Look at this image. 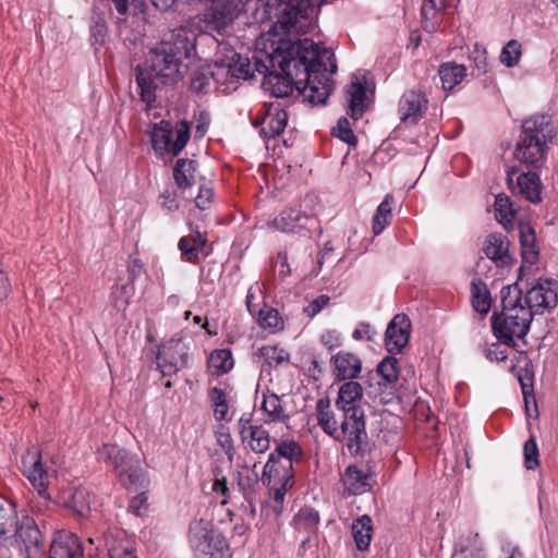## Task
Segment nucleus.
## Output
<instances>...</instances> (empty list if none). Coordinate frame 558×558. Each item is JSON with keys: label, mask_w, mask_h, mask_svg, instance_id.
Segmentation results:
<instances>
[{"label": "nucleus", "mask_w": 558, "mask_h": 558, "mask_svg": "<svg viewBox=\"0 0 558 558\" xmlns=\"http://www.w3.org/2000/svg\"><path fill=\"white\" fill-rule=\"evenodd\" d=\"M426 100L422 93L410 90L399 102L400 118L405 123H415L424 113Z\"/></svg>", "instance_id": "nucleus-24"}, {"label": "nucleus", "mask_w": 558, "mask_h": 558, "mask_svg": "<svg viewBox=\"0 0 558 558\" xmlns=\"http://www.w3.org/2000/svg\"><path fill=\"white\" fill-rule=\"evenodd\" d=\"M288 122V113L279 107L271 106L262 120V132L267 137H275L283 132Z\"/></svg>", "instance_id": "nucleus-29"}, {"label": "nucleus", "mask_w": 558, "mask_h": 558, "mask_svg": "<svg viewBox=\"0 0 558 558\" xmlns=\"http://www.w3.org/2000/svg\"><path fill=\"white\" fill-rule=\"evenodd\" d=\"M213 492L220 495L223 499L221 500L222 504L227 502V496H228V486L225 478H218L213 484Z\"/></svg>", "instance_id": "nucleus-61"}, {"label": "nucleus", "mask_w": 558, "mask_h": 558, "mask_svg": "<svg viewBox=\"0 0 558 558\" xmlns=\"http://www.w3.org/2000/svg\"><path fill=\"white\" fill-rule=\"evenodd\" d=\"M147 499L145 492L140 493L130 501L129 510L136 515H144L147 511Z\"/></svg>", "instance_id": "nucleus-56"}, {"label": "nucleus", "mask_w": 558, "mask_h": 558, "mask_svg": "<svg viewBox=\"0 0 558 558\" xmlns=\"http://www.w3.org/2000/svg\"><path fill=\"white\" fill-rule=\"evenodd\" d=\"M509 241L500 233L489 234L484 244L485 255L498 266H508L514 263V258L509 253Z\"/></svg>", "instance_id": "nucleus-23"}, {"label": "nucleus", "mask_w": 558, "mask_h": 558, "mask_svg": "<svg viewBox=\"0 0 558 558\" xmlns=\"http://www.w3.org/2000/svg\"><path fill=\"white\" fill-rule=\"evenodd\" d=\"M318 522V513L311 508H304L294 517L292 524L298 531L310 533L316 529Z\"/></svg>", "instance_id": "nucleus-46"}, {"label": "nucleus", "mask_w": 558, "mask_h": 558, "mask_svg": "<svg viewBox=\"0 0 558 558\" xmlns=\"http://www.w3.org/2000/svg\"><path fill=\"white\" fill-rule=\"evenodd\" d=\"M329 303V296L323 294L313 300L305 308L304 313L308 317L316 316L324 307H326Z\"/></svg>", "instance_id": "nucleus-57"}, {"label": "nucleus", "mask_w": 558, "mask_h": 558, "mask_svg": "<svg viewBox=\"0 0 558 558\" xmlns=\"http://www.w3.org/2000/svg\"><path fill=\"white\" fill-rule=\"evenodd\" d=\"M308 221V216L299 209H287L281 211L271 222L275 230L281 232H295L304 228Z\"/></svg>", "instance_id": "nucleus-27"}, {"label": "nucleus", "mask_w": 558, "mask_h": 558, "mask_svg": "<svg viewBox=\"0 0 558 558\" xmlns=\"http://www.w3.org/2000/svg\"><path fill=\"white\" fill-rule=\"evenodd\" d=\"M438 73L442 88L451 90L464 80L466 69L462 64L447 62L440 65Z\"/></svg>", "instance_id": "nucleus-35"}, {"label": "nucleus", "mask_w": 558, "mask_h": 558, "mask_svg": "<svg viewBox=\"0 0 558 558\" xmlns=\"http://www.w3.org/2000/svg\"><path fill=\"white\" fill-rule=\"evenodd\" d=\"M332 134L349 145L354 146L356 144V137L345 118H342L337 122V125L332 129Z\"/></svg>", "instance_id": "nucleus-52"}, {"label": "nucleus", "mask_w": 558, "mask_h": 558, "mask_svg": "<svg viewBox=\"0 0 558 558\" xmlns=\"http://www.w3.org/2000/svg\"><path fill=\"white\" fill-rule=\"evenodd\" d=\"M308 7V0H267V13L276 23L257 38L254 58L266 76L264 86L274 96H289L295 88L312 105H323L333 87L335 53L310 39L293 41L289 36Z\"/></svg>", "instance_id": "nucleus-1"}, {"label": "nucleus", "mask_w": 558, "mask_h": 558, "mask_svg": "<svg viewBox=\"0 0 558 558\" xmlns=\"http://www.w3.org/2000/svg\"><path fill=\"white\" fill-rule=\"evenodd\" d=\"M471 291L474 310L481 315H486L492 306V298L486 284L482 280H473Z\"/></svg>", "instance_id": "nucleus-38"}, {"label": "nucleus", "mask_w": 558, "mask_h": 558, "mask_svg": "<svg viewBox=\"0 0 558 558\" xmlns=\"http://www.w3.org/2000/svg\"><path fill=\"white\" fill-rule=\"evenodd\" d=\"M106 545L109 558H123L134 554L132 541L122 532L109 533L106 536Z\"/></svg>", "instance_id": "nucleus-32"}, {"label": "nucleus", "mask_w": 558, "mask_h": 558, "mask_svg": "<svg viewBox=\"0 0 558 558\" xmlns=\"http://www.w3.org/2000/svg\"><path fill=\"white\" fill-rule=\"evenodd\" d=\"M258 325L269 333H276L283 329L284 323L279 312L265 306L258 312Z\"/></svg>", "instance_id": "nucleus-43"}, {"label": "nucleus", "mask_w": 558, "mask_h": 558, "mask_svg": "<svg viewBox=\"0 0 558 558\" xmlns=\"http://www.w3.org/2000/svg\"><path fill=\"white\" fill-rule=\"evenodd\" d=\"M104 460L113 466L128 489H138L147 485V474L143 461L117 445H105L101 449Z\"/></svg>", "instance_id": "nucleus-5"}, {"label": "nucleus", "mask_w": 558, "mask_h": 558, "mask_svg": "<svg viewBox=\"0 0 558 558\" xmlns=\"http://www.w3.org/2000/svg\"><path fill=\"white\" fill-rule=\"evenodd\" d=\"M207 243V239L201 232L192 238L183 236L179 240L178 247L186 256L189 262H196L199 252H202Z\"/></svg>", "instance_id": "nucleus-42"}, {"label": "nucleus", "mask_w": 558, "mask_h": 558, "mask_svg": "<svg viewBox=\"0 0 558 558\" xmlns=\"http://www.w3.org/2000/svg\"><path fill=\"white\" fill-rule=\"evenodd\" d=\"M508 184L514 194H519L532 203L542 201L543 184L535 172L512 169L508 173Z\"/></svg>", "instance_id": "nucleus-13"}, {"label": "nucleus", "mask_w": 558, "mask_h": 558, "mask_svg": "<svg viewBox=\"0 0 558 558\" xmlns=\"http://www.w3.org/2000/svg\"><path fill=\"white\" fill-rule=\"evenodd\" d=\"M213 198H214V190H213L210 182L202 183L199 185L198 194L196 195V198H195L196 206L199 209L205 210V209L209 208V206L211 205Z\"/></svg>", "instance_id": "nucleus-54"}, {"label": "nucleus", "mask_w": 558, "mask_h": 558, "mask_svg": "<svg viewBox=\"0 0 558 558\" xmlns=\"http://www.w3.org/2000/svg\"><path fill=\"white\" fill-rule=\"evenodd\" d=\"M445 0H424L421 9L423 26L432 33L435 32L441 20Z\"/></svg>", "instance_id": "nucleus-34"}, {"label": "nucleus", "mask_w": 558, "mask_h": 558, "mask_svg": "<svg viewBox=\"0 0 558 558\" xmlns=\"http://www.w3.org/2000/svg\"><path fill=\"white\" fill-rule=\"evenodd\" d=\"M319 340L328 350L339 348L342 344V336L336 329L324 330L319 336Z\"/></svg>", "instance_id": "nucleus-55"}, {"label": "nucleus", "mask_w": 558, "mask_h": 558, "mask_svg": "<svg viewBox=\"0 0 558 558\" xmlns=\"http://www.w3.org/2000/svg\"><path fill=\"white\" fill-rule=\"evenodd\" d=\"M524 460L527 470H534L538 466V449L533 436L524 445Z\"/></svg>", "instance_id": "nucleus-53"}, {"label": "nucleus", "mask_w": 558, "mask_h": 558, "mask_svg": "<svg viewBox=\"0 0 558 558\" xmlns=\"http://www.w3.org/2000/svg\"><path fill=\"white\" fill-rule=\"evenodd\" d=\"M501 294L502 310L492 318L493 331L497 339L510 345L514 344L515 339H523L527 335L533 315L522 303L517 283L504 288Z\"/></svg>", "instance_id": "nucleus-3"}, {"label": "nucleus", "mask_w": 558, "mask_h": 558, "mask_svg": "<svg viewBox=\"0 0 558 558\" xmlns=\"http://www.w3.org/2000/svg\"><path fill=\"white\" fill-rule=\"evenodd\" d=\"M173 177L180 189H187L196 182V165L193 160L179 159L173 168Z\"/></svg>", "instance_id": "nucleus-36"}, {"label": "nucleus", "mask_w": 558, "mask_h": 558, "mask_svg": "<svg viewBox=\"0 0 558 558\" xmlns=\"http://www.w3.org/2000/svg\"><path fill=\"white\" fill-rule=\"evenodd\" d=\"M40 545L41 533L31 520L21 522L16 532L10 535L8 542L2 544V546L12 548V554L26 558L37 556L40 551Z\"/></svg>", "instance_id": "nucleus-9"}, {"label": "nucleus", "mask_w": 558, "mask_h": 558, "mask_svg": "<svg viewBox=\"0 0 558 558\" xmlns=\"http://www.w3.org/2000/svg\"><path fill=\"white\" fill-rule=\"evenodd\" d=\"M274 454L279 459L289 460L293 464V461L301 456V448L298 442L293 440L282 441L277 446Z\"/></svg>", "instance_id": "nucleus-51"}, {"label": "nucleus", "mask_w": 558, "mask_h": 558, "mask_svg": "<svg viewBox=\"0 0 558 558\" xmlns=\"http://www.w3.org/2000/svg\"><path fill=\"white\" fill-rule=\"evenodd\" d=\"M286 395L282 393L280 398L270 389L263 392L260 411L266 423H286L289 421L291 414L286 401L282 399Z\"/></svg>", "instance_id": "nucleus-19"}, {"label": "nucleus", "mask_w": 558, "mask_h": 558, "mask_svg": "<svg viewBox=\"0 0 558 558\" xmlns=\"http://www.w3.org/2000/svg\"><path fill=\"white\" fill-rule=\"evenodd\" d=\"M89 499L88 490L83 487L68 488L58 495L59 504L80 517H87L90 513Z\"/></svg>", "instance_id": "nucleus-22"}, {"label": "nucleus", "mask_w": 558, "mask_h": 558, "mask_svg": "<svg viewBox=\"0 0 558 558\" xmlns=\"http://www.w3.org/2000/svg\"><path fill=\"white\" fill-rule=\"evenodd\" d=\"M215 437L217 444L221 447V449L225 451V453L228 456V459L230 461L234 458V446H233V438L231 436L230 430L225 427L220 426L215 432Z\"/></svg>", "instance_id": "nucleus-50"}, {"label": "nucleus", "mask_w": 558, "mask_h": 558, "mask_svg": "<svg viewBox=\"0 0 558 558\" xmlns=\"http://www.w3.org/2000/svg\"><path fill=\"white\" fill-rule=\"evenodd\" d=\"M189 50L190 39L185 28L173 31L170 39L162 40L150 50L145 66L138 69L136 76L144 102L151 106L159 86L175 83L182 77L181 62Z\"/></svg>", "instance_id": "nucleus-2"}, {"label": "nucleus", "mask_w": 558, "mask_h": 558, "mask_svg": "<svg viewBox=\"0 0 558 558\" xmlns=\"http://www.w3.org/2000/svg\"><path fill=\"white\" fill-rule=\"evenodd\" d=\"M557 302V291L549 280H538L522 298V303L532 311V315L555 307Z\"/></svg>", "instance_id": "nucleus-12"}, {"label": "nucleus", "mask_w": 558, "mask_h": 558, "mask_svg": "<svg viewBox=\"0 0 558 558\" xmlns=\"http://www.w3.org/2000/svg\"><path fill=\"white\" fill-rule=\"evenodd\" d=\"M233 366L234 360L229 349H216L210 352L207 359V367L216 376L229 373Z\"/></svg>", "instance_id": "nucleus-31"}, {"label": "nucleus", "mask_w": 558, "mask_h": 558, "mask_svg": "<svg viewBox=\"0 0 558 558\" xmlns=\"http://www.w3.org/2000/svg\"><path fill=\"white\" fill-rule=\"evenodd\" d=\"M228 68L232 76L243 80L250 78L254 72L248 58L239 53L231 57Z\"/></svg>", "instance_id": "nucleus-48"}, {"label": "nucleus", "mask_w": 558, "mask_h": 558, "mask_svg": "<svg viewBox=\"0 0 558 558\" xmlns=\"http://www.w3.org/2000/svg\"><path fill=\"white\" fill-rule=\"evenodd\" d=\"M10 288V281L7 274L0 270V302L9 295Z\"/></svg>", "instance_id": "nucleus-62"}, {"label": "nucleus", "mask_w": 558, "mask_h": 558, "mask_svg": "<svg viewBox=\"0 0 558 558\" xmlns=\"http://www.w3.org/2000/svg\"><path fill=\"white\" fill-rule=\"evenodd\" d=\"M330 367L335 380L350 381L360 377L363 362L356 353L341 350L331 355Z\"/></svg>", "instance_id": "nucleus-15"}, {"label": "nucleus", "mask_w": 558, "mask_h": 558, "mask_svg": "<svg viewBox=\"0 0 558 558\" xmlns=\"http://www.w3.org/2000/svg\"><path fill=\"white\" fill-rule=\"evenodd\" d=\"M373 524L368 515H362L352 524V534L360 550L368 548L372 539Z\"/></svg>", "instance_id": "nucleus-37"}, {"label": "nucleus", "mask_w": 558, "mask_h": 558, "mask_svg": "<svg viewBox=\"0 0 558 558\" xmlns=\"http://www.w3.org/2000/svg\"><path fill=\"white\" fill-rule=\"evenodd\" d=\"M190 140V125L181 121L173 130L170 122L160 121L151 131V145L154 150L160 155H179Z\"/></svg>", "instance_id": "nucleus-7"}, {"label": "nucleus", "mask_w": 558, "mask_h": 558, "mask_svg": "<svg viewBox=\"0 0 558 558\" xmlns=\"http://www.w3.org/2000/svg\"><path fill=\"white\" fill-rule=\"evenodd\" d=\"M486 356L490 361L502 362L507 359L508 354L505 349L498 343H493L488 347Z\"/></svg>", "instance_id": "nucleus-59"}, {"label": "nucleus", "mask_w": 558, "mask_h": 558, "mask_svg": "<svg viewBox=\"0 0 558 558\" xmlns=\"http://www.w3.org/2000/svg\"><path fill=\"white\" fill-rule=\"evenodd\" d=\"M335 438L343 441L351 451H357L366 438L364 412L344 413V418Z\"/></svg>", "instance_id": "nucleus-14"}, {"label": "nucleus", "mask_w": 558, "mask_h": 558, "mask_svg": "<svg viewBox=\"0 0 558 558\" xmlns=\"http://www.w3.org/2000/svg\"><path fill=\"white\" fill-rule=\"evenodd\" d=\"M378 374L386 383H393L399 377L398 360L396 357H385L377 367Z\"/></svg>", "instance_id": "nucleus-49"}, {"label": "nucleus", "mask_w": 558, "mask_h": 558, "mask_svg": "<svg viewBox=\"0 0 558 558\" xmlns=\"http://www.w3.org/2000/svg\"><path fill=\"white\" fill-rule=\"evenodd\" d=\"M151 3L157 10L168 12L174 9L177 0H151Z\"/></svg>", "instance_id": "nucleus-63"}, {"label": "nucleus", "mask_w": 558, "mask_h": 558, "mask_svg": "<svg viewBox=\"0 0 558 558\" xmlns=\"http://www.w3.org/2000/svg\"><path fill=\"white\" fill-rule=\"evenodd\" d=\"M256 356L258 361L268 366H278L289 360V353L277 344H267L260 347Z\"/></svg>", "instance_id": "nucleus-40"}, {"label": "nucleus", "mask_w": 558, "mask_h": 558, "mask_svg": "<svg viewBox=\"0 0 558 558\" xmlns=\"http://www.w3.org/2000/svg\"><path fill=\"white\" fill-rule=\"evenodd\" d=\"M293 465L289 460H282L270 454L263 471V481L269 487L275 505L271 507L276 517L282 511L287 490L292 486Z\"/></svg>", "instance_id": "nucleus-6"}, {"label": "nucleus", "mask_w": 558, "mask_h": 558, "mask_svg": "<svg viewBox=\"0 0 558 558\" xmlns=\"http://www.w3.org/2000/svg\"><path fill=\"white\" fill-rule=\"evenodd\" d=\"M494 207L497 221L506 229L511 228L515 218V209L511 199L505 194H498Z\"/></svg>", "instance_id": "nucleus-41"}, {"label": "nucleus", "mask_w": 558, "mask_h": 558, "mask_svg": "<svg viewBox=\"0 0 558 558\" xmlns=\"http://www.w3.org/2000/svg\"><path fill=\"white\" fill-rule=\"evenodd\" d=\"M189 344L181 336L165 341L158 349L159 367L165 374L177 373L186 365Z\"/></svg>", "instance_id": "nucleus-10"}, {"label": "nucleus", "mask_w": 558, "mask_h": 558, "mask_svg": "<svg viewBox=\"0 0 558 558\" xmlns=\"http://www.w3.org/2000/svg\"><path fill=\"white\" fill-rule=\"evenodd\" d=\"M208 85V80L205 76H197L193 78L191 83V87L193 90L201 93L203 92Z\"/></svg>", "instance_id": "nucleus-64"}, {"label": "nucleus", "mask_w": 558, "mask_h": 558, "mask_svg": "<svg viewBox=\"0 0 558 558\" xmlns=\"http://www.w3.org/2000/svg\"><path fill=\"white\" fill-rule=\"evenodd\" d=\"M242 441L257 453L266 452L270 447V437L262 426L253 425L250 420L239 421Z\"/></svg>", "instance_id": "nucleus-21"}, {"label": "nucleus", "mask_w": 558, "mask_h": 558, "mask_svg": "<svg viewBox=\"0 0 558 558\" xmlns=\"http://www.w3.org/2000/svg\"><path fill=\"white\" fill-rule=\"evenodd\" d=\"M84 549L80 537L71 532L58 531L50 545V558H81Z\"/></svg>", "instance_id": "nucleus-18"}, {"label": "nucleus", "mask_w": 558, "mask_h": 558, "mask_svg": "<svg viewBox=\"0 0 558 558\" xmlns=\"http://www.w3.org/2000/svg\"><path fill=\"white\" fill-rule=\"evenodd\" d=\"M347 489L353 495H362L371 489L368 474L357 466H348L343 476Z\"/></svg>", "instance_id": "nucleus-33"}, {"label": "nucleus", "mask_w": 558, "mask_h": 558, "mask_svg": "<svg viewBox=\"0 0 558 558\" xmlns=\"http://www.w3.org/2000/svg\"><path fill=\"white\" fill-rule=\"evenodd\" d=\"M189 541L191 546L201 554L211 557L217 554L223 555L221 550L226 547V541L220 533L214 530L209 520L193 521L189 530Z\"/></svg>", "instance_id": "nucleus-8"}, {"label": "nucleus", "mask_w": 558, "mask_h": 558, "mask_svg": "<svg viewBox=\"0 0 558 558\" xmlns=\"http://www.w3.org/2000/svg\"><path fill=\"white\" fill-rule=\"evenodd\" d=\"M22 470L34 488L44 498H49V470L43 463V457L38 449L32 448L26 451L22 459Z\"/></svg>", "instance_id": "nucleus-11"}, {"label": "nucleus", "mask_w": 558, "mask_h": 558, "mask_svg": "<svg viewBox=\"0 0 558 558\" xmlns=\"http://www.w3.org/2000/svg\"><path fill=\"white\" fill-rule=\"evenodd\" d=\"M520 244L523 263L534 265L538 259V248L535 231L529 223L520 225Z\"/></svg>", "instance_id": "nucleus-30"}, {"label": "nucleus", "mask_w": 558, "mask_h": 558, "mask_svg": "<svg viewBox=\"0 0 558 558\" xmlns=\"http://www.w3.org/2000/svg\"><path fill=\"white\" fill-rule=\"evenodd\" d=\"M20 524L15 506L0 496V544L8 542Z\"/></svg>", "instance_id": "nucleus-26"}, {"label": "nucleus", "mask_w": 558, "mask_h": 558, "mask_svg": "<svg viewBox=\"0 0 558 558\" xmlns=\"http://www.w3.org/2000/svg\"><path fill=\"white\" fill-rule=\"evenodd\" d=\"M214 416L218 421L229 420V404L225 391L220 388H213L209 392Z\"/></svg>", "instance_id": "nucleus-47"}, {"label": "nucleus", "mask_w": 558, "mask_h": 558, "mask_svg": "<svg viewBox=\"0 0 558 558\" xmlns=\"http://www.w3.org/2000/svg\"><path fill=\"white\" fill-rule=\"evenodd\" d=\"M316 410L318 425L326 434L336 437L338 435V425L330 410V401L328 399H320L317 402Z\"/></svg>", "instance_id": "nucleus-39"}, {"label": "nucleus", "mask_w": 558, "mask_h": 558, "mask_svg": "<svg viewBox=\"0 0 558 558\" xmlns=\"http://www.w3.org/2000/svg\"><path fill=\"white\" fill-rule=\"evenodd\" d=\"M392 197L386 195L384 201L377 207V210L373 217V231L376 235L380 234L389 223V218L392 210Z\"/></svg>", "instance_id": "nucleus-45"}, {"label": "nucleus", "mask_w": 558, "mask_h": 558, "mask_svg": "<svg viewBox=\"0 0 558 558\" xmlns=\"http://www.w3.org/2000/svg\"><path fill=\"white\" fill-rule=\"evenodd\" d=\"M241 9L235 0H220L204 14L209 28L222 32L239 16Z\"/></svg>", "instance_id": "nucleus-16"}, {"label": "nucleus", "mask_w": 558, "mask_h": 558, "mask_svg": "<svg viewBox=\"0 0 558 558\" xmlns=\"http://www.w3.org/2000/svg\"><path fill=\"white\" fill-rule=\"evenodd\" d=\"M515 364L512 365L511 369L517 376L525 400L526 411L529 412V395L533 386V369L531 361L525 352H518L515 357Z\"/></svg>", "instance_id": "nucleus-25"}, {"label": "nucleus", "mask_w": 558, "mask_h": 558, "mask_svg": "<svg viewBox=\"0 0 558 558\" xmlns=\"http://www.w3.org/2000/svg\"><path fill=\"white\" fill-rule=\"evenodd\" d=\"M522 45L517 39H510L501 49L499 60L506 68L517 66L522 58Z\"/></svg>", "instance_id": "nucleus-44"}, {"label": "nucleus", "mask_w": 558, "mask_h": 558, "mask_svg": "<svg viewBox=\"0 0 558 558\" xmlns=\"http://www.w3.org/2000/svg\"><path fill=\"white\" fill-rule=\"evenodd\" d=\"M411 323L403 314L396 315L385 332V347L389 353H400L410 340Z\"/></svg>", "instance_id": "nucleus-17"}, {"label": "nucleus", "mask_w": 558, "mask_h": 558, "mask_svg": "<svg viewBox=\"0 0 558 558\" xmlns=\"http://www.w3.org/2000/svg\"><path fill=\"white\" fill-rule=\"evenodd\" d=\"M144 0H112L119 14L124 15L131 7H138Z\"/></svg>", "instance_id": "nucleus-60"}, {"label": "nucleus", "mask_w": 558, "mask_h": 558, "mask_svg": "<svg viewBox=\"0 0 558 558\" xmlns=\"http://www.w3.org/2000/svg\"><path fill=\"white\" fill-rule=\"evenodd\" d=\"M365 84L366 82L364 78L355 76L348 89V94L350 96V116L355 120L362 117L366 108L367 97Z\"/></svg>", "instance_id": "nucleus-28"}, {"label": "nucleus", "mask_w": 558, "mask_h": 558, "mask_svg": "<svg viewBox=\"0 0 558 558\" xmlns=\"http://www.w3.org/2000/svg\"><path fill=\"white\" fill-rule=\"evenodd\" d=\"M551 128L545 117H533L523 122L522 136L515 147V159L526 166H541L547 156Z\"/></svg>", "instance_id": "nucleus-4"}, {"label": "nucleus", "mask_w": 558, "mask_h": 558, "mask_svg": "<svg viewBox=\"0 0 558 558\" xmlns=\"http://www.w3.org/2000/svg\"><path fill=\"white\" fill-rule=\"evenodd\" d=\"M376 332L372 329L369 324H360L352 332V338L356 341H372Z\"/></svg>", "instance_id": "nucleus-58"}, {"label": "nucleus", "mask_w": 558, "mask_h": 558, "mask_svg": "<svg viewBox=\"0 0 558 558\" xmlns=\"http://www.w3.org/2000/svg\"><path fill=\"white\" fill-rule=\"evenodd\" d=\"M363 397L364 389L360 383L345 381L339 387L336 405L343 413L363 412L361 409Z\"/></svg>", "instance_id": "nucleus-20"}]
</instances>
